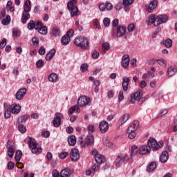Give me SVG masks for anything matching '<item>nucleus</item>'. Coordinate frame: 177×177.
Wrapping results in <instances>:
<instances>
[{"label": "nucleus", "instance_id": "1", "mask_svg": "<svg viewBox=\"0 0 177 177\" xmlns=\"http://www.w3.org/2000/svg\"><path fill=\"white\" fill-rule=\"evenodd\" d=\"M139 128V122L134 121L132 124L128 127L127 132L129 139H135L136 138V131Z\"/></svg>", "mask_w": 177, "mask_h": 177}, {"label": "nucleus", "instance_id": "2", "mask_svg": "<svg viewBox=\"0 0 177 177\" xmlns=\"http://www.w3.org/2000/svg\"><path fill=\"white\" fill-rule=\"evenodd\" d=\"M74 44L76 46L81 48L82 49H88L89 41L88 39L84 37H79L74 39Z\"/></svg>", "mask_w": 177, "mask_h": 177}, {"label": "nucleus", "instance_id": "3", "mask_svg": "<svg viewBox=\"0 0 177 177\" xmlns=\"http://www.w3.org/2000/svg\"><path fill=\"white\" fill-rule=\"evenodd\" d=\"M28 147L31 149V151L33 154H37V153H42L41 147H37V142L35 139L28 137Z\"/></svg>", "mask_w": 177, "mask_h": 177}, {"label": "nucleus", "instance_id": "4", "mask_svg": "<svg viewBox=\"0 0 177 177\" xmlns=\"http://www.w3.org/2000/svg\"><path fill=\"white\" fill-rule=\"evenodd\" d=\"M147 145L150 150L152 149L153 151H157L158 149H161L163 146L162 142H158L154 138H149L147 141Z\"/></svg>", "mask_w": 177, "mask_h": 177}, {"label": "nucleus", "instance_id": "5", "mask_svg": "<svg viewBox=\"0 0 177 177\" xmlns=\"http://www.w3.org/2000/svg\"><path fill=\"white\" fill-rule=\"evenodd\" d=\"M142 96H143V91H142V90H138L136 91L131 95L130 102L132 104H135L136 102H138L140 104L142 103V102H143V100L140 101V99H142Z\"/></svg>", "mask_w": 177, "mask_h": 177}, {"label": "nucleus", "instance_id": "6", "mask_svg": "<svg viewBox=\"0 0 177 177\" xmlns=\"http://www.w3.org/2000/svg\"><path fill=\"white\" fill-rule=\"evenodd\" d=\"M129 154L128 153H122L118 156V158L116 159V167L118 168H120L122 164L127 162V161H129Z\"/></svg>", "mask_w": 177, "mask_h": 177}, {"label": "nucleus", "instance_id": "7", "mask_svg": "<svg viewBox=\"0 0 177 177\" xmlns=\"http://www.w3.org/2000/svg\"><path fill=\"white\" fill-rule=\"evenodd\" d=\"M92 101L91 98L86 96H82L77 100V104L80 107H85V106H91Z\"/></svg>", "mask_w": 177, "mask_h": 177}, {"label": "nucleus", "instance_id": "8", "mask_svg": "<svg viewBox=\"0 0 177 177\" xmlns=\"http://www.w3.org/2000/svg\"><path fill=\"white\" fill-rule=\"evenodd\" d=\"M7 154L10 158H13V156H15V143L12 142V140H8L7 142Z\"/></svg>", "mask_w": 177, "mask_h": 177}, {"label": "nucleus", "instance_id": "9", "mask_svg": "<svg viewBox=\"0 0 177 177\" xmlns=\"http://www.w3.org/2000/svg\"><path fill=\"white\" fill-rule=\"evenodd\" d=\"M55 115V117L53 120V124L55 128H59L62 125V119H63L64 115L63 113H56Z\"/></svg>", "mask_w": 177, "mask_h": 177}, {"label": "nucleus", "instance_id": "10", "mask_svg": "<svg viewBox=\"0 0 177 177\" xmlns=\"http://www.w3.org/2000/svg\"><path fill=\"white\" fill-rule=\"evenodd\" d=\"M67 8L68 10L71 11V17H75V16H78V13H80V10H78V6H73L71 3H67Z\"/></svg>", "mask_w": 177, "mask_h": 177}, {"label": "nucleus", "instance_id": "11", "mask_svg": "<svg viewBox=\"0 0 177 177\" xmlns=\"http://www.w3.org/2000/svg\"><path fill=\"white\" fill-rule=\"evenodd\" d=\"M93 154L94 155V158L96 162H97V164H103V162L106 161V158H104V156L101 154H99L96 151V150L93 151Z\"/></svg>", "mask_w": 177, "mask_h": 177}, {"label": "nucleus", "instance_id": "12", "mask_svg": "<svg viewBox=\"0 0 177 177\" xmlns=\"http://www.w3.org/2000/svg\"><path fill=\"white\" fill-rule=\"evenodd\" d=\"M151 150L150 149V147H149V145H141L139 147L138 150V154H140V156H145L146 154H149Z\"/></svg>", "mask_w": 177, "mask_h": 177}, {"label": "nucleus", "instance_id": "13", "mask_svg": "<svg viewBox=\"0 0 177 177\" xmlns=\"http://www.w3.org/2000/svg\"><path fill=\"white\" fill-rule=\"evenodd\" d=\"M71 160L77 162L80 160V151L77 149H72L70 153Z\"/></svg>", "mask_w": 177, "mask_h": 177}, {"label": "nucleus", "instance_id": "14", "mask_svg": "<svg viewBox=\"0 0 177 177\" xmlns=\"http://www.w3.org/2000/svg\"><path fill=\"white\" fill-rule=\"evenodd\" d=\"M126 32H127V28L125 26H118L117 30H116L117 38H121V37H124Z\"/></svg>", "mask_w": 177, "mask_h": 177}, {"label": "nucleus", "instance_id": "15", "mask_svg": "<svg viewBox=\"0 0 177 177\" xmlns=\"http://www.w3.org/2000/svg\"><path fill=\"white\" fill-rule=\"evenodd\" d=\"M168 21V17L165 15H161L156 17V24H162V23H167Z\"/></svg>", "mask_w": 177, "mask_h": 177}, {"label": "nucleus", "instance_id": "16", "mask_svg": "<svg viewBox=\"0 0 177 177\" xmlns=\"http://www.w3.org/2000/svg\"><path fill=\"white\" fill-rule=\"evenodd\" d=\"M93 143H95V138L92 135L89 134L85 138L84 147H86V146H92Z\"/></svg>", "mask_w": 177, "mask_h": 177}, {"label": "nucleus", "instance_id": "17", "mask_svg": "<svg viewBox=\"0 0 177 177\" xmlns=\"http://www.w3.org/2000/svg\"><path fill=\"white\" fill-rule=\"evenodd\" d=\"M129 55H124L122 57V66L123 68H128V66H129Z\"/></svg>", "mask_w": 177, "mask_h": 177}, {"label": "nucleus", "instance_id": "18", "mask_svg": "<svg viewBox=\"0 0 177 177\" xmlns=\"http://www.w3.org/2000/svg\"><path fill=\"white\" fill-rule=\"evenodd\" d=\"M129 114L128 113H126L123 115L122 117H120L118 122L119 127H122V125H124V124H125V122H127V121L129 120Z\"/></svg>", "mask_w": 177, "mask_h": 177}, {"label": "nucleus", "instance_id": "19", "mask_svg": "<svg viewBox=\"0 0 177 177\" xmlns=\"http://www.w3.org/2000/svg\"><path fill=\"white\" fill-rule=\"evenodd\" d=\"M31 12V1L27 0L24 4L23 13L29 14Z\"/></svg>", "mask_w": 177, "mask_h": 177}, {"label": "nucleus", "instance_id": "20", "mask_svg": "<svg viewBox=\"0 0 177 177\" xmlns=\"http://www.w3.org/2000/svg\"><path fill=\"white\" fill-rule=\"evenodd\" d=\"M176 73H177L176 66H169L167 68L166 75H167L169 77H174V75H175Z\"/></svg>", "mask_w": 177, "mask_h": 177}, {"label": "nucleus", "instance_id": "21", "mask_svg": "<svg viewBox=\"0 0 177 177\" xmlns=\"http://www.w3.org/2000/svg\"><path fill=\"white\" fill-rule=\"evenodd\" d=\"M100 129L102 133H105V132H107V131H109V123L104 120L101 122L100 123Z\"/></svg>", "mask_w": 177, "mask_h": 177}, {"label": "nucleus", "instance_id": "22", "mask_svg": "<svg viewBox=\"0 0 177 177\" xmlns=\"http://www.w3.org/2000/svg\"><path fill=\"white\" fill-rule=\"evenodd\" d=\"M26 93H27V89H19L15 94V97L17 100H21Z\"/></svg>", "mask_w": 177, "mask_h": 177}, {"label": "nucleus", "instance_id": "23", "mask_svg": "<svg viewBox=\"0 0 177 177\" xmlns=\"http://www.w3.org/2000/svg\"><path fill=\"white\" fill-rule=\"evenodd\" d=\"M10 110H11L12 114H19L20 110H21V106H20V104H15L10 106Z\"/></svg>", "mask_w": 177, "mask_h": 177}, {"label": "nucleus", "instance_id": "24", "mask_svg": "<svg viewBox=\"0 0 177 177\" xmlns=\"http://www.w3.org/2000/svg\"><path fill=\"white\" fill-rule=\"evenodd\" d=\"M157 5H158V2L156 0L151 1L147 8L148 12L152 13L153 10L157 8Z\"/></svg>", "mask_w": 177, "mask_h": 177}, {"label": "nucleus", "instance_id": "25", "mask_svg": "<svg viewBox=\"0 0 177 177\" xmlns=\"http://www.w3.org/2000/svg\"><path fill=\"white\" fill-rule=\"evenodd\" d=\"M4 108H5L4 117L5 118L8 119L10 117V115H12V113H10V104L8 103H5Z\"/></svg>", "mask_w": 177, "mask_h": 177}, {"label": "nucleus", "instance_id": "26", "mask_svg": "<svg viewBox=\"0 0 177 177\" xmlns=\"http://www.w3.org/2000/svg\"><path fill=\"white\" fill-rule=\"evenodd\" d=\"M168 158H169V155L168 152L164 151L162 152V154L160 156V161L162 162V164H165L167 161H168Z\"/></svg>", "mask_w": 177, "mask_h": 177}, {"label": "nucleus", "instance_id": "27", "mask_svg": "<svg viewBox=\"0 0 177 177\" xmlns=\"http://www.w3.org/2000/svg\"><path fill=\"white\" fill-rule=\"evenodd\" d=\"M56 55V50L55 49H51L50 51H49L46 55V60L47 62H50L51 59H53V57Z\"/></svg>", "mask_w": 177, "mask_h": 177}, {"label": "nucleus", "instance_id": "28", "mask_svg": "<svg viewBox=\"0 0 177 177\" xmlns=\"http://www.w3.org/2000/svg\"><path fill=\"white\" fill-rule=\"evenodd\" d=\"M48 80L50 82H57L59 81V76L57 74L53 73L48 76Z\"/></svg>", "mask_w": 177, "mask_h": 177}, {"label": "nucleus", "instance_id": "29", "mask_svg": "<svg viewBox=\"0 0 177 177\" xmlns=\"http://www.w3.org/2000/svg\"><path fill=\"white\" fill-rule=\"evenodd\" d=\"M151 24L157 26V20L154 15H151L148 18V25L151 26Z\"/></svg>", "mask_w": 177, "mask_h": 177}, {"label": "nucleus", "instance_id": "30", "mask_svg": "<svg viewBox=\"0 0 177 177\" xmlns=\"http://www.w3.org/2000/svg\"><path fill=\"white\" fill-rule=\"evenodd\" d=\"M31 15L30 14H26L25 12H22L21 21L23 24H26L27 23V20H30Z\"/></svg>", "mask_w": 177, "mask_h": 177}, {"label": "nucleus", "instance_id": "31", "mask_svg": "<svg viewBox=\"0 0 177 177\" xmlns=\"http://www.w3.org/2000/svg\"><path fill=\"white\" fill-rule=\"evenodd\" d=\"M156 168H157V163H156V162H151L147 168V172H153V171H154V169H156Z\"/></svg>", "mask_w": 177, "mask_h": 177}, {"label": "nucleus", "instance_id": "32", "mask_svg": "<svg viewBox=\"0 0 177 177\" xmlns=\"http://www.w3.org/2000/svg\"><path fill=\"white\" fill-rule=\"evenodd\" d=\"M71 41V39L68 36L64 35L61 39V44L62 45L66 46L70 44V41Z\"/></svg>", "mask_w": 177, "mask_h": 177}, {"label": "nucleus", "instance_id": "33", "mask_svg": "<svg viewBox=\"0 0 177 177\" xmlns=\"http://www.w3.org/2000/svg\"><path fill=\"white\" fill-rule=\"evenodd\" d=\"M131 80H129V77H124L122 80V86L123 89H128V85H129V82Z\"/></svg>", "mask_w": 177, "mask_h": 177}, {"label": "nucleus", "instance_id": "34", "mask_svg": "<svg viewBox=\"0 0 177 177\" xmlns=\"http://www.w3.org/2000/svg\"><path fill=\"white\" fill-rule=\"evenodd\" d=\"M68 143L70 146H74L77 143V139L75 136H71L68 138Z\"/></svg>", "mask_w": 177, "mask_h": 177}, {"label": "nucleus", "instance_id": "35", "mask_svg": "<svg viewBox=\"0 0 177 177\" xmlns=\"http://www.w3.org/2000/svg\"><path fill=\"white\" fill-rule=\"evenodd\" d=\"M139 153V148L136 147V145H133L131 147V157H134V156H136Z\"/></svg>", "mask_w": 177, "mask_h": 177}, {"label": "nucleus", "instance_id": "36", "mask_svg": "<svg viewBox=\"0 0 177 177\" xmlns=\"http://www.w3.org/2000/svg\"><path fill=\"white\" fill-rule=\"evenodd\" d=\"M30 118V116L28 115H24L21 118L17 119V123L18 124H21V122H26Z\"/></svg>", "mask_w": 177, "mask_h": 177}, {"label": "nucleus", "instance_id": "37", "mask_svg": "<svg viewBox=\"0 0 177 177\" xmlns=\"http://www.w3.org/2000/svg\"><path fill=\"white\" fill-rule=\"evenodd\" d=\"M21 156H23L21 151L18 150L16 151V154L15 156V160L16 162H19V161H20V159L21 158Z\"/></svg>", "mask_w": 177, "mask_h": 177}, {"label": "nucleus", "instance_id": "38", "mask_svg": "<svg viewBox=\"0 0 177 177\" xmlns=\"http://www.w3.org/2000/svg\"><path fill=\"white\" fill-rule=\"evenodd\" d=\"M167 114H168V109H162L159 112V113L157 116V118H161V117H163V115H165Z\"/></svg>", "mask_w": 177, "mask_h": 177}, {"label": "nucleus", "instance_id": "39", "mask_svg": "<svg viewBox=\"0 0 177 177\" xmlns=\"http://www.w3.org/2000/svg\"><path fill=\"white\" fill-rule=\"evenodd\" d=\"M17 125L18 127L19 131L21 133H26V126H24V124H20V123H17Z\"/></svg>", "mask_w": 177, "mask_h": 177}, {"label": "nucleus", "instance_id": "40", "mask_svg": "<svg viewBox=\"0 0 177 177\" xmlns=\"http://www.w3.org/2000/svg\"><path fill=\"white\" fill-rule=\"evenodd\" d=\"M52 35L53 37H59V35H60V30L58 28H53Z\"/></svg>", "mask_w": 177, "mask_h": 177}, {"label": "nucleus", "instance_id": "41", "mask_svg": "<svg viewBox=\"0 0 177 177\" xmlns=\"http://www.w3.org/2000/svg\"><path fill=\"white\" fill-rule=\"evenodd\" d=\"M38 32L42 35H46V34H48V28H46V26H43L38 30Z\"/></svg>", "mask_w": 177, "mask_h": 177}, {"label": "nucleus", "instance_id": "42", "mask_svg": "<svg viewBox=\"0 0 177 177\" xmlns=\"http://www.w3.org/2000/svg\"><path fill=\"white\" fill-rule=\"evenodd\" d=\"M1 23L3 26H8L10 23V16L7 15L6 18L1 21Z\"/></svg>", "mask_w": 177, "mask_h": 177}, {"label": "nucleus", "instance_id": "43", "mask_svg": "<svg viewBox=\"0 0 177 177\" xmlns=\"http://www.w3.org/2000/svg\"><path fill=\"white\" fill-rule=\"evenodd\" d=\"M28 30H34V28H35V21H34V20L30 21L28 24Z\"/></svg>", "mask_w": 177, "mask_h": 177}, {"label": "nucleus", "instance_id": "44", "mask_svg": "<svg viewBox=\"0 0 177 177\" xmlns=\"http://www.w3.org/2000/svg\"><path fill=\"white\" fill-rule=\"evenodd\" d=\"M103 145L104 146H106V147H111L113 146V143L109 141L107 138L103 139Z\"/></svg>", "mask_w": 177, "mask_h": 177}, {"label": "nucleus", "instance_id": "45", "mask_svg": "<svg viewBox=\"0 0 177 177\" xmlns=\"http://www.w3.org/2000/svg\"><path fill=\"white\" fill-rule=\"evenodd\" d=\"M165 46L166 48H172V39H168L165 42Z\"/></svg>", "mask_w": 177, "mask_h": 177}, {"label": "nucleus", "instance_id": "46", "mask_svg": "<svg viewBox=\"0 0 177 177\" xmlns=\"http://www.w3.org/2000/svg\"><path fill=\"white\" fill-rule=\"evenodd\" d=\"M134 0H123V6H129L133 3Z\"/></svg>", "mask_w": 177, "mask_h": 177}, {"label": "nucleus", "instance_id": "47", "mask_svg": "<svg viewBox=\"0 0 177 177\" xmlns=\"http://www.w3.org/2000/svg\"><path fill=\"white\" fill-rule=\"evenodd\" d=\"M88 67H89L87 64H82L80 66V70L82 73H85L88 70Z\"/></svg>", "mask_w": 177, "mask_h": 177}, {"label": "nucleus", "instance_id": "48", "mask_svg": "<svg viewBox=\"0 0 177 177\" xmlns=\"http://www.w3.org/2000/svg\"><path fill=\"white\" fill-rule=\"evenodd\" d=\"M67 156H68V153L61 152L59 153V158H60L61 160H64V158H66V157H67Z\"/></svg>", "mask_w": 177, "mask_h": 177}, {"label": "nucleus", "instance_id": "49", "mask_svg": "<svg viewBox=\"0 0 177 177\" xmlns=\"http://www.w3.org/2000/svg\"><path fill=\"white\" fill-rule=\"evenodd\" d=\"M91 56L93 57V59H99V51L98 50H95L93 53L91 54Z\"/></svg>", "mask_w": 177, "mask_h": 177}, {"label": "nucleus", "instance_id": "50", "mask_svg": "<svg viewBox=\"0 0 177 177\" xmlns=\"http://www.w3.org/2000/svg\"><path fill=\"white\" fill-rule=\"evenodd\" d=\"M36 67L39 68L40 67H44V61L42 59H39L36 62Z\"/></svg>", "mask_w": 177, "mask_h": 177}, {"label": "nucleus", "instance_id": "51", "mask_svg": "<svg viewBox=\"0 0 177 177\" xmlns=\"http://www.w3.org/2000/svg\"><path fill=\"white\" fill-rule=\"evenodd\" d=\"M12 35L15 38H17V37H20V32L18 29H13L12 30Z\"/></svg>", "mask_w": 177, "mask_h": 177}, {"label": "nucleus", "instance_id": "52", "mask_svg": "<svg viewBox=\"0 0 177 177\" xmlns=\"http://www.w3.org/2000/svg\"><path fill=\"white\" fill-rule=\"evenodd\" d=\"M44 27V25L41 22H37V24H35V29L38 31Z\"/></svg>", "mask_w": 177, "mask_h": 177}, {"label": "nucleus", "instance_id": "53", "mask_svg": "<svg viewBox=\"0 0 177 177\" xmlns=\"http://www.w3.org/2000/svg\"><path fill=\"white\" fill-rule=\"evenodd\" d=\"M103 24L105 27H109V26H110V19L107 17L104 18L103 20Z\"/></svg>", "mask_w": 177, "mask_h": 177}, {"label": "nucleus", "instance_id": "54", "mask_svg": "<svg viewBox=\"0 0 177 177\" xmlns=\"http://www.w3.org/2000/svg\"><path fill=\"white\" fill-rule=\"evenodd\" d=\"M32 42L34 46H38V44H39V40L37 37H33L32 39Z\"/></svg>", "mask_w": 177, "mask_h": 177}, {"label": "nucleus", "instance_id": "55", "mask_svg": "<svg viewBox=\"0 0 177 177\" xmlns=\"http://www.w3.org/2000/svg\"><path fill=\"white\" fill-rule=\"evenodd\" d=\"M156 62L158 64H160V66H162V67H167V62L165 60L158 59Z\"/></svg>", "mask_w": 177, "mask_h": 177}, {"label": "nucleus", "instance_id": "56", "mask_svg": "<svg viewBox=\"0 0 177 177\" xmlns=\"http://www.w3.org/2000/svg\"><path fill=\"white\" fill-rule=\"evenodd\" d=\"M78 143L84 147V145H85V142H84V136H81L78 138Z\"/></svg>", "mask_w": 177, "mask_h": 177}, {"label": "nucleus", "instance_id": "57", "mask_svg": "<svg viewBox=\"0 0 177 177\" xmlns=\"http://www.w3.org/2000/svg\"><path fill=\"white\" fill-rule=\"evenodd\" d=\"M13 168H15V163H13V162L10 161L8 163V169H9V171H12V169H13Z\"/></svg>", "mask_w": 177, "mask_h": 177}, {"label": "nucleus", "instance_id": "58", "mask_svg": "<svg viewBox=\"0 0 177 177\" xmlns=\"http://www.w3.org/2000/svg\"><path fill=\"white\" fill-rule=\"evenodd\" d=\"M93 23H94V26H95L96 28H97L98 30H100L101 27H100V22H99V20L94 19Z\"/></svg>", "mask_w": 177, "mask_h": 177}, {"label": "nucleus", "instance_id": "59", "mask_svg": "<svg viewBox=\"0 0 177 177\" xmlns=\"http://www.w3.org/2000/svg\"><path fill=\"white\" fill-rule=\"evenodd\" d=\"M6 46V39H3L2 41L0 42V49H3Z\"/></svg>", "mask_w": 177, "mask_h": 177}, {"label": "nucleus", "instance_id": "60", "mask_svg": "<svg viewBox=\"0 0 177 177\" xmlns=\"http://www.w3.org/2000/svg\"><path fill=\"white\" fill-rule=\"evenodd\" d=\"M45 47L41 46L40 47V48L39 49V55H41V56H44V55H45Z\"/></svg>", "mask_w": 177, "mask_h": 177}, {"label": "nucleus", "instance_id": "61", "mask_svg": "<svg viewBox=\"0 0 177 177\" xmlns=\"http://www.w3.org/2000/svg\"><path fill=\"white\" fill-rule=\"evenodd\" d=\"M75 110H77V106H73L71 107L68 110L69 115H71V114H73V113H74V111H75Z\"/></svg>", "mask_w": 177, "mask_h": 177}, {"label": "nucleus", "instance_id": "62", "mask_svg": "<svg viewBox=\"0 0 177 177\" xmlns=\"http://www.w3.org/2000/svg\"><path fill=\"white\" fill-rule=\"evenodd\" d=\"M102 49L109 50V49H110V44L107 42L102 44Z\"/></svg>", "mask_w": 177, "mask_h": 177}, {"label": "nucleus", "instance_id": "63", "mask_svg": "<svg viewBox=\"0 0 177 177\" xmlns=\"http://www.w3.org/2000/svg\"><path fill=\"white\" fill-rule=\"evenodd\" d=\"M66 37H69L70 39H71V37L73 35H74V30H70L67 32L66 35H65Z\"/></svg>", "mask_w": 177, "mask_h": 177}, {"label": "nucleus", "instance_id": "64", "mask_svg": "<svg viewBox=\"0 0 177 177\" xmlns=\"http://www.w3.org/2000/svg\"><path fill=\"white\" fill-rule=\"evenodd\" d=\"M105 9H106V10H111V9H113V5L110 3H106L105 5Z\"/></svg>", "mask_w": 177, "mask_h": 177}]
</instances>
